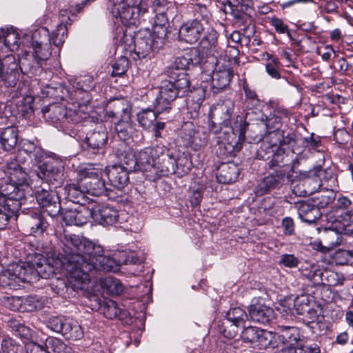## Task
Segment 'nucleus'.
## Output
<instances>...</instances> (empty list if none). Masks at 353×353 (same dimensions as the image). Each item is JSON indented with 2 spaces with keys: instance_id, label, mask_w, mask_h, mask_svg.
<instances>
[{
  "instance_id": "obj_24",
  "label": "nucleus",
  "mask_w": 353,
  "mask_h": 353,
  "mask_svg": "<svg viewBox=\"0 0 353 353\" xmlns=\"http://www.w3.org/2000/svg\"><path fill=\"white\" fill-rule=\"evenodd\" d=\"M279 334H276L275 340L277 342V347L280 343L294 345L304 342L305 338L301 334L300 330L294 326H278Z\"/></svg>"
},
{
  "instance_id": "obj_40",
  "label": "nucleus",
  "mask_w": 353,
  "mask_h": 353,
  "mask_svg": "<svg viewBox=\"0 0 353 353\" xmlns=\"http://www.w3.org/2000/svg\"><path fill=\"white\" fill-rule=\"evenodd\" d=\"M258 125L263 127L265 132L257 135L258 138L261 140L266 134L275 133L281 126V121L279 116H274L273 114H270L268 117L262 115L260 119V123Z\"/></svg>"
},
{
  "instance_id": "obj_23",
  "label": "nucleus",
  "mask_w": 353,
  "mask_h": 353,
  "mask_svg": "<svg viewBox=\"0 0 353 353\" xmlns=\"http://www.w3.org/2000/svg\"><path fill=\"white\" fill-rule=\"evenodd\" d=\"M226 319L232 324L230 325L231 330L224 329L223 334L228 339H234L238 334L237 327L244 323L248 319V315L246 312L240 307L231 308L226 314Z\"/></svg>"
},
{
  "instance_id": "obj_30",
  "label": "nucleus",
  "mask_w": 353,
  "mask_h": 353,
  "mask_svg": "<svg viewBox=\"0 0 353 353\" xmlns=\"http://www.w3.org/2000/svg\"><path fill=\"white\" fill-rule=\"evenodd\" d=\"M312 176H316L321 181V185H325L327 190L337 191L338 180L332 169H323L321 165L313 168L310 170Z\"/></svg>"
},
{
  "instance_id": "obj_50",
  "label": "nucleus",
  "mask_w": 353,
  "mask_h": 353,
  "mask_svg": "<svg viewBox=\"0 0 353 353\" xmlns=\"http://www.w3.org/2000/svg\"><path fill=\"white\" fill-rule=\"evenodd\" d=\"M323 282L321 284L330 286L342 285L344 282V277L336 272L324 270Z\"/></svg>"
},
{
  "instance_id": "obj_18",
  "label": "nucleus",
  "mask_w": 353,
  "mask_h": 353,
  "mask_svg": "<svg viewBox=\"0 0 353 353\" xmlns=\"http://www.w3.org/2000/svg\"><path fill=\"white\" fill-rule=\"evenodd\" d=\"M82 187L86 193L95 196H103L105 192V181L100 173L94 170H85V176L81 179Z\"/></svg>"
},
{
  "instance_id": "obj_2",
  "label": "nucleus",
  "mask_w": 353,
  "mask_h": 353,
  "mask_svg": "<svg viewBox=\"0 0 353 353\" xmlns=\"http://www.w3.org/2000/svg\"><path fill=\"white\" fill-rule=\"evenodd\" d=\"M72 238V234H64L61 239L62 253L59 254L57 256H54L52 258L46 259L41 255L35 256L33 261L25 263L26 276L28 279V283H33L39 279H49L55 274L57 270L59 269L64 270L67 272V283L64 281H59V290L58 293L62 294L65 290L68 292L70 291H78L70 284V277L77 276V265H75L74 259H79L78 256H74V248H68L66 241ZM69 294H72L70 292Z\"/></svg>"
},
{
  "instance_id": "obj_1",
  "label": "nucleus",
  "mask_w": 353,
  "mask_h": 353,
  "mask_svg": "<svg viewBox=\"0 0 353 353\" xmlns=\"http://www.w3.org/2000/svg\"><path fill=\"white\" fill-rule=\"evenodd\" d=\"M67 241L68 250L74 248V259L77 265V276L70 277V284L78 290H84L88 288L90 281L89 273L92 270L111 272L117 270V260L103 254L102 246L88 239L77 234Z\"/></svg>"
},
{
  "instance_id": "obj_13",
  "label": "nucleus",
  "mask_w": 353,
  "mask_h": 353,
  "mask_svg": "<svg viewBox=\"0 0 353 353\" xmlns=\"http://www.w3.org/2000/svg\"><path fill=\"white\" fill-rule=\"evenodd\" d=\"M263 148L271 149L272 152H274L272 159L268 162V167L270 168L281 167L287 169V166L291 162L292 165L290 172H292L299 164L297 155H295V152L292 150L285 151L283 148H279L276 144L265 146L264 143L261 146L262 150H263Z\"/></svg>"
},
{
  "instance_id": "obj_25",
  "label": "nucleus",
  "mask_w": 353,
  "mask_h": 353,
  "mask_svg": "<svg viewBox=\"0 0 353 353\" xmlns=\"http://www.w3.org/2000/svg\"><path fill=\"white\" fill-rule=\"evenodd\" d=\"M296 208L299 218L309 224L314 223L322 216L320 210L310 199L298 201Z\"/></svg>"
},
{
  "instance_id": "obj_34",
  "label": "nucleus",
  "mask_w": 353,
  "mask_h": 353,
  "mask_svg": "<svg viewBox=\"0 0 353 353\" xmlns=\"http://www.w3.org/2000/svg\"><path fill=\"white\" fill-rule=\"evenodd\" d=\"M240 173L239 166L232 163H222L218 168L216 177L221 183H232L237 179Z\"/></svg>"
},
{
  "instance_id": "obj_28",
  "label": "nucleus",
  "mask_w": 353,
  "mask_h": 353,
  "mask_svg": "<svg viewBox=\"0 0 353 353\" xmlns=\"http://www.w3.org/2000/svg\"><path fill=\"white\" fill-rule=\"evenodd\" d=\"M48 223L38 210H33L25 221V227L30 234H41L48 228Z\"/></svg>"
},
{
  "instance_id": "obj_22",
  "label": "nucleus",
  "mask_w": 353,
  "mask_h": 353,
  "mask_svg": "<svg viewBox=\"0 0 353 353\" xmlns=\"http://www.w3.org/2000/svg\"><path fill=\"white\" fill-rule=\"evenodd\" d=\"M209 76L212 80V90L214 94H217L229 85L233 72L230 67L223 65L213 70V74Z\"/></svg>"
},
{
  "instance_id": "obj_8",
  "label": "nucleus",
  "mask_w": 353,
  "mask_h": 353,
  "mask_svg": "<svg viewBox=\"0 0 353 353\" xmlns=\"http://www.w3.org/2000/svg\"><path fill=\"white\" fill-rule=\"evenodd\" d=\"M42 114L46 121L52 125H64L80 121V117L75 110H68L61 104L53 103L43 107Z\"/></svg>"
},
{
  "instance_id": "obj_52",
  "label": "nucleus",
  "mask_w": 353,
  "mask_h": 353,
  "mask_svg": "<svg viewBox=\"0 0 353 353\" xmlns=\"http://www.w3.org/2000/svg\"><path fill=\"white\" fill-rule=\"evenodd\" d=\"M19 68L21 72L24 74L34 75L37 74V71L41 70V65H38L34 60V63L27 59H22L18 63Z\"/></svg>"
},
{
  "instance_id": "obj_37",
  "label": "nucleus",
  "mask_w": 353,
  "mask_h": 353,
  "mask_svg": "<svg viewBox=\"0 0 353 353\" xmlns=\"http://www.w3.org/2000/svg\"><path fill=\"white\" fill-rule=\"evenodd\" d=\"M353 210V203L347 196H340L336 199V203L332 206L328 216L334 218L336 221L345 216L347 212Z\"/></svg>"
},
{
  "instance_id": "obj_62",
  "label": "nucleus",
  "mask_w": 353,
  "mask_h": 353,
  "mask_svg": "<svg viewBox=\"0 0 353 353\" xmlns=\"http://www.w3.org/2000/svg\"><path fill=\"white\" fill-rule=\"evenodd\" d=\"M337 221L343 225L344 232L346 234H353V210L347 212Z\"/></svg>"
},
{
  "instance_id": "obj_55",
  "label": "nucleus",
  "mask_w": 353,
  "mask_h": 353,
  "mask_svg": "<svg viewBox=\"0 0 353 353\" xmlns=\"http://www.w3.org/2000/svg\"><path fill=\"white\" fill-rule=\"evenodd\" d=\"M104 286L112 295H119L123 291V286L121 281L119 279L112 277L105 279L104 281Z\"/></svg>"
},
{
  "instance_id": "obj_14",
  "label": "nucleus",
  "mask_w": 353,
  "mask_h": 353,
  "mask_svg": "<svg viewBox=\"0 0 353 353\" xmlns=\"http://www.w3.org/2000/svg\"><path fill=\"white\" fill-rule=\"evenodd\" d=\"M19 77V64L14 56L9 54L0 59V78L6 87H14Z\"/></svg>"
},
{
  "instance_id": "obj_44",
  "label": "nucleus",
  "mask_w": 353,
  "mask_h": 353,
  "mask_svg": "<svg viewBox=\"0 0 353 353\" xmlns=\"http://www.w3.org/2000/svg\"><path fill=\"white\" fill-rule=\"evenodd\" d=\"M158 114L159 113L157 112L155 108L154 110L151 109L143 110L137 113V120L143 129L150 130L154 123L157 121Z\"/></svg>"
},
{
  "instance_id": "obj_29",
  "label": "nucleus",
  "mask_w": 353,
  "mask_h": 353,
  "mask_svg": "<svg viewBox=\"0 0 353 353\" xmlns=\"http://www.w3.org/2000/svg\"><path fill=\"white\" fill-rule=\"evenodd\" d=\"M108 139V133L105 127L99 124L96 125L95 128L88 134L85 138V143L88 146L93 150V153L100 150L106 143Z\"/></svg>"
},
{
  "instance_id": "obj_32",
  "label": "nucleus",
  "mask_w": 353,
  "mask_h": 353,
  "mask_svg": "<svg viewBox=\"0 0 353 353\" xmlns=\"http://www.w3.org/2000/svg\"><path fill=\"white\" fill-rule=\"evenodd\" d=\"M294 308L298 314L306 315L311 320L305 323L309 326L317 318L316 311L311 306V299L309 296L302 294L294 300Z\"/></svg>"
},
{
  "instance_id": "obj_20",
  "label": "nucleus",
  "mask_w": 353,
  "mask_h": 353,
  "mask_svg": "<svg viewBox=\"0 0 353 353\" xmlns=\"http://www.w3.org/2000/svg\"><path fill=\"white\" fill-rule=\"evenodd\" d=\"M91 210L92 218L102 225H112L118 222L119 212L110 205L100 204Z\"/></svg>"
},
{
  "instance_id": "obj_63",
  "label": "nucleus",
  "mask_w": 353,
  "mask_h": 353,
  "mask_svg": "<svg viewBox=\"0 0 353 353\" xmlns=\"http://www.w3.org/2000/svg\"><path fill=\"white\" fill-rule=\"evenodd\" d=\"M299 261L294 254H283L280 256L279 264L288 268H294L298 266Z\"/></svg>"
},
{
  "instance_id": "obj_6",
  "label": "nucleus",
  "mask_w": 353,
  "mask_h": 353,
  "mask_svg": "<svg viewBox=\"0 0 353 353\" xmlns=\"http://www.w3.org/2000/svg\"><path fill=\"white\" fill-rule=\"evenodd\" d=\"M163 41L149 30L139 31L134 37V49L131 56L133 59L147 57L152 52L160 49Z\"/></svg>"
},
{
  "instance_id": "obj_4",
  "label": "nucleus",
  "mask_w": 353,
  "mask_h": 353,
  "mask_svg": "<svg viewBox=\"0 0 353 353\" xmlns=\"http://www.w3.org/2000/svg\"><path fill=\"white\" fill-rule=\"evenodd\" d=\"M113 15L126 26H138L146 20L149 0H109Z\"/></svg>"
},
{
  "instance_id": "obj_49",
  "label": "nucleus",
  "mask_w": 353,
  "mask_h": 353,
  "mask_svg": "<svg viewBox=\"0 0 353 353\" xmlns=\"http://www.w3.org/2000/svg\"><path fill=\"white\" fill-rule=\"evenodd\" d=\"M28 153L31 161H34V163H40L44 157L43 150L38 146H36L33 143L30 141L23 142V150Z\"/></svg>"
},
{
  "instance_id": "obj_10",
  "label": "nucleus",
  "mask_w": 353,
  "mask_h": 353,
  "mask_svg": "<svg viewBox=\"0 0 353 353\" xmlns=\"http://www.w3.org/2000/svg\"><path fill=\"white\" fill-rule=\"evenodd\" d=\"M25 198L24 189L3 176L0 179V202L11 204L12 208L18 209L21 200Z\"/></svg>"
},
{
  "instance_id": "obj_47",
  "label": "nucleus",
  "mask_w": 353,
  "mask_h": 353,
  "mask_svg": "<svg viewBox=\"0 0 353 353\" xmlns=\"http://www.w3.org/2000/svg\"><path fill=\"white\" fill-rule=\"evenodd\" d=\"M123 163L120 165H123L125 170L129 172L140 170L143 173V166L140 163V152L137 158L132 153H128L123 156L122 159Z\"/></svg>"
},
{
  "instance_id": "obj_45",
  "label": "nucleus",
  "mask_w": 353,
  "mask_h": 353,
  "mask_svg": "<svg viewBox=\"0 0 353 353\" xmlns=\"http://www.w3.org/2000/svg\"><path fill=\"white\" fill-rule=\"evenodd\" d=\"M46 347L52 353H74L72 348L55 337H48L46 341Z\"/></svg>"
},
{
  "instance_id": "obj_33",
  "label": "nucleus",
  "mask_w": 353,
  "mask_h": 353,
  "mask_svg": "<svg viewBox=\"0 0 353 353\" xmlns=\"http://www.w3.org/2000/svg\"><path fill=\"white\" fill-rule=\"evenodd\" d=\"M6 175L10 181L17 183L21 188L28 186V175L25 170L18 163L10 161L7 163V171Z\"/></svg>"
},
{
  "instance_id": "obj_53",
  "label": "nucleus",
  "mask_w": 353,
  "mask_h": 353,
  "mask_svg": "<svg viewBox=\"0 0 353 353\" xmlns=\"http://www.w3.org/2000/svg\"><path fill=\"white\" fill-rule=\"evenodd\" d=\"M115 131L120 139L125 140L132 132V125L130 120H119L114 127Z\"/></svg>"
},
{
  "instance_id": "obj_57",
  "label": "nucleus",
  "mask_w": 353,
  "mask_h": 353,
  "mask_svg": "<svg viewBox=\"0 0 353 353\" xmlns=\"http://www.w3.org/2000/svg\"><path fill=\"white\" fill-rule=\"evenodd\" d=\"M140 262L139 259L134 252H121L119 253L118 259L117 260V268L122 265L128 264H137Z\"/></svg>"
},
{
  "instance_id": "obj_19",
  "label": "nucleus",
  "mask_w": 353,
  "mask_h": 353,
  "mask_svg": "<svg viewBox=\"0 0 353 353\" xmlns=\"http://www.w3.org/2000/svg\"><path fill=\"white\" fill-rule=\"evenodd\" d=\"M248 312L250 319L260 324H268L274 319V310L262 299L253 301L248 307Z\"/></svg>"
},
{
  "instance_id": "obj_3",
  "label": "nucleus",
  "mask_w": 353,
  "mask_h": 353,
  "mask_svg": "<svg viewBox=\"0 0 353 353\" xmlns=\"http://www.w3.org/2000/svg\"><path fill=\"white\" fill-rule=\"evenodd\" d=\"M140 163L149 180H154L157 176L174 174L177 168L176 158L170 149L162 145L141 150Z\"/></svg>"
},
{
  "instance_id": "obj_56",
  "label": "nucleus",
  "mask_w": 353,
  "mask_h": 353,
  "mask_svg": "<svg viewBox=\"0 0 353 353\" xmlns=\"http://www.w3.org/2000/svg\"><path fill=\"white\" fill-rule=\"evenodd\" d=\"M128 68V60L126 57L121 56L112 65V77H121L125 73Z\"/></svg>"
},
{
  "instance_id": "obj_36",
  "label": "nucleus",
  "mask_w": 353,
  "mask_h": 353,
  "mask_svg": "<svg viewBox=\"0 0 353 353\" xmlns=\"http://www.w3.org/2000/svg\"><path fill=\"white\" fill-rule=\"evenodd\" d=\"M217 34V32L213 28L208 26L199 43V48L203 53L213 54L216 51Z\"/></svg>"
},
{
  "instance_id": "obj_16",
  "label": "nucleus",
  "mask_w": 353,
  "mask_h": 353,
  "mask_svg": "<svg viewBox=\"0 0 353 353\" xmlns=\"http://www.w3.org/2000/svg\"><path fill=\"white\" fill-rule=\"evenodd\" d=\"M37 203L50 216H54L61 211L58 194L53 190L41 188L35 192Z\"/></svg>"
},
{
  "instance_id": "obj_64",
  "label": "nucleus",
  "mask_w": 353,
  "mask_h": 353,
  "mask_svg": "<svg viewBox=\"0 0 353 353\" xmlns=\"http://www.w3.org/2000/svg\"><path fill=\"white\" fill-rule=\"evenodd\" d=\"M270 24L274 28L275 30L279 34L286 33L289 38L292 39L288 26L284 23L283 21L277 17H273L270 20Z\"/></svg>"
},
{
  "instance_id": "obj_11",
  "label": "nucleus",
  "mask_w": 353,
  "mask_h": 353,
  "mask_svg": "<svg viewBox=\"0 0 353 353\" xmlns=\"http://www.w3.org/2000/svg\"><path fill=\"white\" fill-rule=\"evenodd\" d=\"M47 326L52 331L61 334L68 339L78 340L83 335L80 325L77 323H72L63 316L49 318L47 321Z\"/></svg>"
},
{
  "instance_id": "obj_46",
  "label": "nucleus",
  "mask_w": 353,
  "mask_h": 353,
  "mask_svg": "<svg viewBox=\"0 0 353 353\" xmlns=\"http://www.w3.org/2000/svg\"><path fill=\"white\" fill-rule=\"evenodd\" d=\"M168 24V19L166 14H156L153 26L154 30L152 32L163 41L167 34Z\"/></svg>"
},
{
  "instance_id": "obj_58",
  "label": "nucleus",
  "mask_w": 353,
  "mask_h": 353,
  "mask_svg": "<svg viewBox=\"0 0 353 353\" xmlns=\"http://www.w3.org/2000/svg\"><path fill=\"white\" fill-rule=\"evenodd\" d=\"M323 272L324 270H320L315 266H312L310 270L303 273V275L314 283L321 284L323 282Z\"/></svg>"
},
{
  "instance_id": "obj_27",
  "label": "nucleus",
  "mask_w": 353,
  "mask_h": 353,
  "mask_svg": "<svg viewBox=\"0 0 353 353\" xmlns=\"http://www.w3.org/2000/svg\"><path fill=\"white\" fill-rule=\"evenodd\" d=\"M321 181L316 176H312L309 172L307 177L294 185L293 193L299 196H306L317 192L321 187Z\"/></svg>"
},
{
  "instance_id": "obj_21",
  "label": "nucleus",
  "mask_w": 353,
  "mask_h": 353,
  "mask_svg": "<svg viewBox=\"0 0 353 353\" xmlns=\"http://www.w3.org/2000/svg\"><path fill=\"white\" fill-rule=\"evenodd\" d=\"M92 215L91 210L85 206L76 209H65L61 212L62 220L66 225L81 226L85 224Z\"/></svg>"
},
{
  "instance_id": "obj_31",
  "label": "nucleus",
  "mask_w": 353,
  "mask_h": 353,
  "mask_svg": "<svg viewBox=\"0 0 353 353\" xmlns=\"http://www.w3.org/2000/svg\"><path fill=\"white\" fill-rule=\"evenodd\" d=\"M189 67V61L184 52L182 55L176 57L174 61L167 68L166 75L169 79L181 80V76L183 74L186 80H190L185 72V70Z\"/></svg>"
},
{
  "instance_id": "obj_39",
  "label": "nucleus",
  "mask_w": 353,
  "mask_h": 353,
  "mask_svg": "<svg viewBox=\"0 0 353 353\" xmlns=\"http://www.w3.org/2000/svg\"><path fill=\"white\" fill-rule=\"evenodd\" d=\"M254 339V342L252 343L254 347H257L259 349L267 348H276L277 347V342L275 340L276 333L259 328Z\"/></svg>"
},
{
  "instance_id": "obj_60",
  "label": "nucleus",
  "mask_w": 353,
  "mask_h": 353,
  "mask_svg": "<svg viewBox=\"0 0 353 353\" xmlns=\"http://www.w3.org/2000/svg\"><path fill=\"white\" fill-rule=\"evenodd\" d=\"M259 328V327L255 326H248L245 327L241 334L242 341L244 343L252 345V343L254 342L255 337L258 336L256 333Z\"/></svg>"
},
{
  "instance_id": "obj_35",
  "label": "nucleus",
  "mask_w": 353,
  "mask_h": 353,
  "mask_svg": "<svg viewBox=\"0 0 353 353\" xmlns=\"http://www.w3.org/2000/svg\"><path fill=\"white\" fill-rule=\"evenodd\" d=\"M97 305H99L104 316L108 319L119 318L120 320H124L128 316V312L125 309L120 308L118 303L114 301L108 300L103 304L97 302Z\"/></svg>"
},
{
  "instance_id": "obj_5",
  "label": "nucleus",
  "mask_w": 353,
  "mask_h": 353,
  "mask_svg": "<svg viewBox=\"0 0 353 353\" xmlns=\"http://www.w3.org/2000/svg\"><path fill=\"white\" fill-rule=\"evenodd\" d=\"M181 78V80L169 79L162 82L154 102V108L157 112H169L174 101L183 97L190 90V80H186L183 74Z\"/></svg>"
},
{
  "instance_id": "obj_42",
  "label": "nucleus",
  "mask_w": 353,
  "mask_h": 353,
  "mask_svg": "<svg viewBox=\"0 0 353 353\" xmlns=\"http://www.w3.org/2000/svg\"><path fill=\"white\" fill-rule=\"evenodd\" d=\"M7 326L20 338L26 339L28 341V342L32 340L34 335L33 331L20 320L13 318L10 319L7 321Z\"/></svg>"
},
{
  "instance_id": "obj_7",
  "label": "nucleus",
  "mask_w": 353,
  "mask_h": 353,
  "mask_svg": "<svg viewBox=\"0 0 353 353\" xmlns=\"http://www.w3.org/2000/svg\"><path fill=\"white\" fill-rule=\"evenodd\" d=\"M234 102L228 99L214 105L209 113V129L214 134L220 132V126L229 127L231 125V118L234 112Z\"/></svg>"
},
{
  "instance_id": "obj_26",
  "label": "nucleus",
  "mask_w": 353,
  "mask_h": 353,
  "mask_svg": "<svg viewBox=\"0 0 353 353\" xmlns=\"http://www.w3.org/2000/svg\"><path fill=\"white\" fill-rule=\"evenodd\" d=\"M105 173L112 186L117 189H123L129 183V172L123 165H113L107 167Z\"/></svg>"
},
{
  "instance_id": "obj_12",
  "label": "nucleus",
  "mask_w": 353,
  "mask_h": 353,
  "mask_svg": "<svg viewBox=\"0 0 353 353\" xmlns=\"http://www.w3.org/2000/svg\"><path fill=\"white\" fill-rule=\"evenodd\" d=\"M63 165L61 160L50 159L39 166V178L46 183L59 186L63 180Z\"/></svg>"
},
{
  "instance_id": "obj_48",
  "label": "nucleus",
  "mask_w": 353,
  "mask_h": 353,
  "mask_svg": "<svg viewBox=\"0 0 353 353\" xmlns=\"http://www.w3.org/2000/svg\"><path fill=\"white\" fill-rule=\"evenodd\" d=\"M68 35V28L66 23L62 19L61 22L57 26L55 30L53 31L52 36H50V42L59 48L65 41Z\"/></svg>"
},
{
  "instance_id": "obj_15",
  "label": "nucleus",
  "mask_w": 353,
  "mask_h": 353,
  "mask_svg": "<svg viewBox=\"0 0 353 353\" xmlns=\"http://www.w3.org/2000/svg\"><path fill=\"white\" fill-rule=\"evenodd\" d=\"M207 23L198 19L189 20L179 28V37L186 43H195L204 34L208 28Z\"/></svg>"
},
{
  "instance_id": "obj_43",
  "label": "nucleus",
  "mask_w": 353,
  "mask_h": 353,
  "mask_svg": "<svg viewBox=\"0 0 353 353\" xmlns=\"http://www.w3.org/2000/svg\"><path fill=\"white\" fill-rule=\"evenodd\" d=\"M19 34L13 29H0V45L14 51L19 48Z\"/></svg>"
},
{
  "instance_id": "obj_38",
  "label": "nucleus",
  "mask_w": 353,
  "mask_h": 353,
  "mask_svg": "<svg viewBox=\"0 0 353 353\" xmlns=\"http://www.w3.org/2000/svg\"><path fill=\"white\" fill-rule=\"evenodd\" d=\"M85 194L87 193L85 188L82 187L81 181L79 184L68 185L64 188L66 199L74 203L80 204V206H85Z\"/></svg>"
},
{
  "instance_id": "obj_41",
  "label": "nucleus",
  "mask_w": 353,
  "mask_h": 353,
  "mask_svg": "<svg viewBox=\"0 0 353 353\" xmlns=\"http://www.w3.org/2000/svg\"><path fill=\"white\" fill-rule=\"evenodd\" d=\"M0 142L4 150H12L18 142V130L10 126L4 128L0 134Z\"/></svg>"
},
{
  "instance_id": "obj_51",
  "label": "nucleus",
  "mask_w": 353,
  "mask_h": 353,
  "mask_svg": "<svg viewBox=\"0 0 353 353\" xmlns=\"http://www.w3.org/2000/svg\"><path fill=\"white\" fill-rule=\"evenodd\" d=\"M336 191L330 190V192H326L325 193L317 195L314 197H312L310 199L316 205L318 208L321 210V208H324L327 206L330 203H332L335 199Z\"/></svg>"
},
{
  "instance_id": "obj_61",
  "label": "nucleus",
  "mask_w": 353,
  "mask_h": 353,
  "mask_svg": "<svg viewBox=\"0 0 353 353\" xmlns=\"http://www.w3.org/2000/svg\"><path fill=\"white\" fill-rule=\"evenodd\" d=\"M271 169L272 172H270V174L274 176V179L279 181L281 185L284 183L285 179H287L288 181H292L290 172H288L286 168L275 167Z\"/></svg>"
},
{
  "instance_id": "obj_9",
  "label": "nucleus",
  "mask_w": 353,
  "mask_h": 353,
  "mask_svg": "<svg viewBox=\"0 0 353 353\" xmlns=\"http://www.w3.org/2000/svg\"><path fill=\"white\" fill-rule=\"evenodd\" d=\"M25 263H13L0 270V287L17 289L21 283H28Z\"/></svg>"
},
{
  "instance_id": "obj_54",
  "label": "nucleus",
  "mask_w": 353,
  "mask_h": 353,
  "mask_svg": "<svg viewBox=\"0 0 353 353\" xmlns=\"http://www.w3.org/2000/svg\"><path fill=\"white\" fill-rule=\"evenodd\" d=\"M187 59L190 65H200L203 62L204 56L203 53L201 52V50L198 48H193L190 50L185 52Z\"/></svg>"
},
{
  "instance_id": "obj_59",
  "label": "nucleus",
  "mask_w": 353,
  "mask_h": 353,
  "mask_svg": "<svg viewBox=\"0 0 353 353\" xmlns=\"http://www.w3.org/2000/svg\"><path fill=\"white\" fill-rule=\"evenodd\" d=\"M1 353H18L19 346L10 337H4L1 341Z\"/></svg>"
},
{
  "instance_id": "obj_17",
  "label": "nucleus",
  "mask_w": 353,
  "mask_h": 353,
  "mask_svg": "<svg viewBox=\"0 0 353 353\" xmlns=\"http://www.w3.org/2000/svg\"><path fill=\"white\" fill-rule=\"evenodd\" d=\"M41 34L43 39L35 41L33 48V54L38 65H41V61L48 60L51 56V43L48 30L46 28H41L34 31V39Z\"/></svg>"
}]
</instances>
